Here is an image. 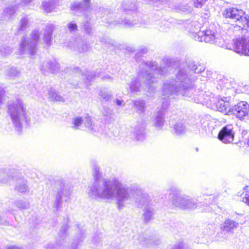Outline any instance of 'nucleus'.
I'll use <instances>...</instances> for the list:
<instances>
[{
  "label": "nucleus",
  "mask_w": 249,
  "mask_h": 249,
  "mask_svg": "<svg viewBox=\"0 0 249 249\" xmlns=\"http://www.w3.org/2000/svg\"><path fill=\"white\" fill-rule=\"evenodd\" d=\"M204 67L197 65L192 60L181 63L176 73L178 81H166L164 85L163 94L168 97L180 95L185 99H190L196 103L205 104L208 107L223 113L231 112L230 103L222 99H218L209 91L196 89L193 73H204Z\"/></svg>",
  "instance_id": "obj_1"
},
{
  "label": "nucleus",
  "mask_w": 249,
  "mask_h": 249,
  "mask_svg": "<svg viewBox=\"0 0 249 249\" xmlns=\"http://www.w3.org/2000/svg\"><path fill=\"white\" fill-rule=\"evenodd\" d=\"M93 176L94 181L88 187L89 196L94 199H115L119 208L123 207L129 201L130 191L128 185L116 178H103L98 166L94 167Z\"/></svg>",
  "instance_id": "obj_2"
},
{
  "label": "nucleus",
  "mask_w": 249,
  "mask_h": 249,
  "mask_svg": "<svg viewBox=\"0 0 249 249\" xmlns=\"http://www.w3.org/2000/svg\"><path fill=\"white\" fill-rule=\"evenodd\" d=\"M171 71L169 66L158 67L155 61H142L139 66L137 77L133 78L129 84L130 92H141L142 89L153 92L158 78Z\"/></svg>",
  "instance_id": "obj_3"
},
{
  "label": "nucleus",
  "mask_w": 249,
  "mask_h": 249,
  "mask_svg": "<svg viewBox=\"0 0 249 249\" xmlns=\"http://www.w3.org/2000/svg\"><path fill=\"white\" fill-rule=\"evenodd\" d=\"M136 6L130 0L123 1L120 8L112 10L100 7L96 12V16L109 25H122L125 28L132 27L138 24V20L133 18L136 17Z\"/></svg>",
  "instance_id": "obj_4"
},
{
  "label": "nucleus",
  "mask_w": 249,
  "mask_h": 249,
  "mask_svg": "<svg viewBox=\"0 0 249 249\" xmlns=\"http://www.w3.org/2000/svg\"><path fill=\"white\" fill-rule=\"evenodd\" d=\"M128 188L130 191L129 201L122 208H119L117 205V208L119 210H122L134 202L138 207L143 208L142 217L144 222L145 223L149 222L153 219V216L155 213L154 207L151 203L150 196L148 194L143 192L142 189L137 184L128 185Z\"/></svg>",
  "instance_id": "obj_5"
},
{
  "label": "nucleus",
  "mask_w": 249,
  "mask_h": 249,
  "mask_svg": "<svg viewBox=\"0 0 249 249\" xmlns=\"http://www.w3.org/2000/svg\"><path fill=\"white\" fill-rule=\"evenodd\" d=\"M8 112L17 131H20L23 124L28 121L25 108L21 100L17 99L9 104Z\"/></svg>",
  "instance_id": "obj_6"
},
{
  "label": "nucleus",
  "mask_w": 249,
  "mask_h": 249,
  "mask_svg": "<svg viewBox=\"0 0 249 249\" xmlns=\"http://www.w3.org/2000/svg\"><path fill=\"white\" fill-rule=\"evenodd\" d=\"M222 15L224 18H229L237 22L235 29L246 31L247 28H249V16L242 9L230 7L222 12Z\"/></svg>",
  "instance_id": "obj_7"
},
{
  "label": "nucleus",
  "mask_w": 249,
  "mask_h": 249,
  "mask_svg": "<svg viewBox=\"0 0 249 249\" xmlns=\"http://www.w3.org/2000/svg\"><path fill=\"white\" fill-rule=\"evenodd\" d=\"M194 39L199 42L204 41L206 43L214 44L221 47H225V42L216 30L213 29V25H210L208 29L204 31H199L194 34Z\"/></svg>",
  "instance_id": "obj_8"
},
{
  "label": "nucleus",
  "mask_w": 249,
  "mask_h": 249,
  "mask_svg": "<svg viewBox=\"0 0 249 249\" xmlns=\"http://www.w3.org/2000/svg\"><path fill=\"white\" fill-rule=\"evenodd\" d=\"M31 38L23 37L20 44L19 52L21 54H28L34 56L36 52V46L38 41L39 32L34 30L31 34Z\"/></svg>",
  "instance_id": "obj_9"
},
{
  "label": "nucleus",
  "mask_w": 249,
  "mask_h": 249,
  "mask_svg": "<svg viewBox=\"0 0 249 249\" xmlns=\"http://www.w3.org/2000/svg\"><path fill=\"white\" fill-rule=\"evenodd\" d=\"M176 77H177L176 76ZM170 80H174L177 82L178 81V80L176 78V79H169L165 80L162 86V95L163 96V101L162 102L161 108H160L159 110H158L157 113L154 115L153 118V125L157 129H161L164 125L165 123V117H164V110L166 109L168 107L169 103V100L171 99L175 98L176 96H180V95L175 94L173 97H168L164 95L163 94V88L165 83L167 81Z\"/></svg>",
  "instance_id": "obj_10"
},
{
  "label": "nucleus",
  "mask_w": 249,
  "mask_h": 249,
  "mask_svg": "<svg viewBox=\"0 0 249 249\" xmlns=\"http://www.w3.org/2000/svg\"><path fill=\"white\" fill-rule=\"evenodd\" d=\"M173 204L183 210H193L197 207V203L193 198L184 195L175 196L173 199Z\"/></svg>",
  "instance_id": "obj_11"
},
{
  "label": "nucleus",
  "mask_w": 249,
  "mask_h": 249,
  "mask_svg": "<svg viewBox=\"0 0 249 249\" xmlns=\"http://www.w3.org/2000/svg\"><path fill=\"white\" fill-rule=\"evenodd\" d=\"M233 50L238 53L249 56V34L242 35L234 40Z\"/></svg>",
  "instance_id": "obj_12"
},
{
  "label": "nucleus",
  "mask_w": 249,
  "mask_h": 249,
  "mask_svg": "<svg viewBox=\"0 0 249 249\" xmlns=\"http://www.w3.org/2000/svg\"><path fill=\"white\" fill-rule=\"evenodd\" d=\"M231 112L240 120L244 119L249 115V105L245 101H241L233 107Z\"/></svg>",
  "instance_id": "obj_13"
},
{
  "label": "nucleus",
  "mask_w": 249,
  "mask_h": 249,
  "mask_svg": "<svg viewBox=\"0 0 249 249\" xmlns=\"http://www.w3.org/2000/svg\"><path fill=\"white\" fill-rule=\"evenodd\" d=\"M234 132L233 127L231 124L224 126L219 131L218 139L225 143H230L233 141Z\"/></svg>",
  "instance_id": "obj_14"
},
{
  "label": "nucleus",
  "mask_w": 249,
  "mask_h": 249,
  "mask_svg": "<svg viewBox=\"0 0 249 249\" xmlns=\"http://www.w3.org/2000/svg\"><path fill=\"white\" fill-rule=\"evenodd\" d=\"M4 3L10 4L11 7L6 8L3 11L4 18L11 19L15 14V10L14 6L21 4L22 5H27L33 0H2Z\"/></svg>",
  "instance_id": "obj_15"
},
{
  "label": "nucleus",
  "mask_w": 249,
  "mask_h": 249,
  "mask_svg": "<svg viewBox=\"0 0 249 249\" xmlns=\"http://www.w3.org/2000/svg\"><path fill=\"white\" fill-rule=\"evenodd\" d=\"M56 185H59V187L57 189L56 192L55 200L53 204L56 210H58L61 207L62 204V199L64 196L68 197L70 195V193L65 188V185L60 180H58L55 183Z\"/></svg>",
  "instance_id": "obj_16"
},
{
  "label": "nucleus",
  "mask_w": 249,
  "mask_h": 249,
  "mask_svg": "<svg viewBox=\"0 0 249 249\" xmlns=\"http://www.w3.org/2000/svg\"><path fill=\"white\" fill-rule=\"evenodd\" d=\"M83 2L73 1L70 5V9L75 14H81L84 15L90 13L89 10L90 0H83Z\"/></svg>",
  "instance_id": "obj_17"
},
{
  "label": "nucleus",
  "mask_w": 249,
  "mask_h": 249,
  "mask_svg": "<svg viewBox=\"0 0 249 249\" xmlns=\"http://www.w3.org/2000/svg\"><path fill=\"white\" fill-rule=\"evenodd\" d=\"M68 46L71 50L80 53H86L90 49L89 45L80 38H76L73 42H69Z\"/></svg>",
  "instance_id": "obj_18"
},
{
  "label": "nucleus",
  "mask_w": 249,
  "mask_h": 249,
  "mask_svg": "<svg viewBox=\"0 0 249 249\" xmlns=\"http://www.w3.org/2000/svg\"><path fill=\"white\" fill-rule=\"evenodd\" d=\"M59 65L55 60H47L40 66V70L44 75L49 72L55 73L60 68Z\"/></svg>",
  "instance_id": "obj_19"
},
{
  "label": "nucleus",
  "mask_w": 249,
  "mask_h": 249,
  "mask_svg": "<svg viewBox=\"0 0 249 249\" xmlns=\"http://www.w3.org/2000/svg\"><path fill=\"white\" fill-rule=\"evenodd\" d=\"M238 226V223L230 219H226L223 225L221 227V232L218 234V236L222 238L221 240H222L228 237L227 235H223L224 234H225L224 232H225L227 234H229V232H231L232 230L237 227Z\"/></svg>",
  "instance_id": "obj_20"
},
{
  "label": "nucleus",
  "mask_w": 249,
  "mask_h": 249,
  "mask_svg": "<svg viewBox=\"0 0 249 249\" xmlns=\"http://www.w3.org/2000/svg\"><path fill=\"white\" fill-rule=\"evenodd\" d=\"M74 72L78 73L80 75H82V76L83 77V80L87 86L89 85L90 83L96 76V74L94 72L89 71H86V72H83L78 67L74 69Z\"/></svg>",
  "instance_id": "obj_21"
},
{
  "label": "nucleus",
  "mask_w": 249,
  "mask_h": 249,
  "mask_svg": "<svg viewBox=\"0 0 249 249\" xmlns=\"http://www.w3.org/2000/svg\"><path fill=\"white\" fill-rule=\"evenodd\" d=\"M185 24L187 25L186 28L189 29L191 33V37L194 38V34L198 33L200 31L201 24L197 21H191L189 20L185 21Z\"/></svg>",
  "instance_id": "obj_22"
},
{
  "label": "nucleus",
  "mask_w": 249,
  "mask_h": 249,
  "mask_svg": "<svg viewBox=\"0 0 249 249\" xmlns=\"http://www.w3.org/2000/svg\"><path fill=\"white\" fill-rule=\"evenodd\" d=\"M57 6L56 0H45L42 3L41 8L46 13L53 12Z\"/></svg>",
  "instance_id": "obj_23"
},
{
  "label": "nucleus",
  "mask_w": 249,
  "mask_h": 249,
  "mask_svg": "<svg viewBox=\"0 0 249 249\" xmlns=\"http://www.w3.org/2000/svg\"><path fill=\"white\" fill-rule=\"evenodd\" d=\"M172 128L174 134L178 136L185 134L187 130L186 125L182 121L175 123Z\"/></svg>",
  "instance_id": "obj_24"
},
{
  "label": "nucleus",
  "mask_w": 249,
  "mask_h": 249,
  "mask_svg": "<svg viewBox=\"0 0 249 249\" xmlns=\"http://www.w3.org/2000/svg\"><path fill=\"white\" fill-rule=\"evenodd\" d=\"M13 178L11 171L0 169V184H8Z\"/></svg>",
  "instance_id": "obj_25"
},
{
  "label": "nucleus",
  "mask_w": 249,
  "mask_h": 249,
  "mask_svg": "<svg viewBox=\"0 0 249 249\" xmlns=\"http://www.w3.org/2000/svg\"><path fill=\"white\" fill-rule=\"evenodd\" d=\"M54 25L53 24H49L44 34V41L48 46H50L52 41V35L54 29Z\"/></svg>",
  "instance_id": "obj_26"
},
{
  "label": "nucleus",
  "mask_w": 249,
  "mask_h": 249,
  "mask_svg": "<svg viewBox=\"0 0 249 249\" xmlns=\"http://www.w3.org/2000/svg\"><path fill=\"white\" fill-rule=\"evenodd\" d=\"M48 98L51 101L62 102L65 101L64 98L53 88H51L48 90Z\"/></svg>",
  "instance_id": "obj_27"
},
{
  "label": "nucleus",
  "mask_w": 249,
  "mask_h": 249,
  "mask_svg": "<svg viewBox=\"0 0 249 249\" xmlns=\"http://www.w3.org/2000/svg\"><path fill=\"white\" fill-rule=\"evenodd\" d=\"M212 122L210 120L209 116H204L200 121V124L202 130L205 131H212L213 127L211 125Z\"/></svg>",
  "instance_id": "obj_28"
},
{
  "label": "nucleus",
  "mask_w": 249,
  "mask_h": 249,
  "mask_svg": "<svg viewBox=\"0 0 249 249\" xmlns=\"http://www.w3.org/2000/svg\"><path fill=\"white\" fill-rule=\"evenodd\" d=\"M175 9L176 10L184 14L191 13L193 10V7L189 5V4L186 2H182L176 6Z\"/></svg>",
  "instance_id": "obj_29"
},
{
  "label": "nucleus",
  "mask_w": 249,
  "mask_h": 249,
  "mask_svg": "<svg viewBox=\"0 0 249 249\" xmlns=\"http://www.w3.org/2000/svg\"><path fill=\"white\" fill-rule=\"evenodd\" d=\"M5 75L10 79H15L20 75V71L16 68L11 67L9 68L5 71Z\"/></svg>",
  "instance_id": "obj_30"
},
{
  "label": "nucleus",
  "mask_w": 249,
  "mask_h": 249,
  "mask_svg": "<svg viewBox=\"0 0 249 249\" xmlns=\"http://www.w3.org/2000/svg\"><path fill=\"white\" fill-rule=\"evenodd\" d=\"M145 129L142 127L136 126L135 128L134 135L136 140L142 141L145 138Z\"/></svg>",
  "instance_id": "obj_31"
},
{
  "label": "nucleus",
  "mask_w": 249,
  "mask_h": 249,
  "mask_svg": "<svg viewBox=\"0 0 249 249\" xmlns=\"http://www.w3.org/2000/svg\"><path fill=\"white\" fill-rule=\"evenodd\" d=\"M29 19L27 17H23L19 21L17 31L18 32L23 31L30 26Z\"/></svg>",
  "instance_id": "obj_32"
},
{
  "label": "nucleus",
  "mask_w": 249,
  "mask_h": 249,
  "mask_svg": "<svg viewBox=\"0 0 249 249\" xmlns=\"http://www.w3.org/2000/svg\"><path fill=\"white\" fill-rule=\"evenodd\" d=\"M84 120L83 116H75L72 119L71 127L75 130L80 129L83 124Z\"/></svg>",
  "instance_id": "obj_33"
},
{
  "label": "nucleus",
  "mask_w": 249,
  "mask_h": 249,
  "mask_svg": "<svg viewBox=\"0 0 249 249\" xmlns=\"http://www.w3.org/2000/svg\"><path fill=\"white\" fill-rule=\"evenodd\" d=\"M133 103L139 113L141 114L144 112L145 110V102L143 100L137 99L133 101Z\"/></svg>",
  "instance_id": "obj_34"
},
{
  "label": "nucleus",
  "mask_w": 249,
  "mask_h": 249,
  "mask_svg": "<svg viewBox=\"0 0 249 249\" xmlns=\"http://www.w3.org/2000/svg\"><path fill=\"white\" fill-rule=\"evenodd\" d=\"M15 189L20 193L26 192L28 190V188L27 185V181L23 179L19 180L16 186Z\"/></svg>",
  "instance_id": "obj_35"
},
{
  "label": "nucleus",
  "mask_w": 249,
  "mask_h": 249,
  "mask_svg": "<svg viewBox=\"0 0 249 249\" xmlns=\"http://www.w3.org/2000/svg\"><path fill=\"white\" fill-rule=\"evenodd\" d=\"M83 15L84 17L85 21L86 22L84 24L85 32L87 34L90 35L92 33V28L90 23L89 22V20H90L91 19L89 13H88L85 15L84 14Z\"/></svg>",
  "instance_id": "obj_36"
},
{
  "label": "nucleus",
  "mask_w": 249,
  "mask_h": 249,
  "mask_svg": "<svg viewBox=\"0 0 249 249\" xmlns=\"http://www.w3.org/2000/svg\"><path fill=\"white\" fill-rule=\"evenodd\" d=\"M83 119L84 120L83 124H84L85 126L90 130H93L94 124H92L91 118L90 116L87 114L83 116Z\"/></svg>",
  "instance_id": "obj_37"
},
{
  "label": "nucleus",
  "mask_w": 249,
  "mask_h": 249,
  "mask_svg": "<svg viewBox=\"0 0 249 249\" xmlns=\"http://www.w3.org/2000/svg\"><path fill=\"white\" fill-rule=\"evenodd\" d=\"M12 52V49L6 44L0 46V53L4 56L9 55Z\"/></svg>",
  "instance_id": "obj_38"
},
{
  "label": "nucleus",
  "mask_w": 249,
  "mask_h": 249,
  "mask_svg": "<svg viewBox=\"0 0 249 249\" xmlns=\"http://www.w3.org/2000/svg\"><path fill=\"white\" fill-rule=\"evenodd\" d=\"M67 27L71 33H74L78 30V27L75 22L71 21L68 23Z\"/></svg>",
  "instance_id": "obj_39"
},
{
  "label": "nucleus",
  "mask_w": 249,
  "mask_h": 249,
  "mask_svg": "<svg viewBox=\"0 0 249 249\" xmlns=\"http://www.w3.org/2000/svg\"><path fill=\"white\" fill-rule=\"evenodd\" d=\"M15 204L17 207L22 209H27L30 206L29 203L23 200H18Z\"/></svg>",
  "instance_id": "obj_40"
},
{
  "label": "nucleus",
  "mask_w": 249,
  "mask_h": 249,
  "mask_svg": "<svg viewBox=\"0 0 249 249\" xmlns=\"http://www.w3.org/2000/svg\"><path fill=\"white\" fill-rule=\"evenodd\" d=\"M244 189L246 190V193L245 196L242 198V201L249 206V187L247 186L244 188Z\"/></svg>",
  "instance_id": "obj_41"
},
{
  "label": "nucleus",
  "mask_w": 249,
  "mask_h": 249,
  "mask_svg": "<svg viewBox=\"0 0 249 249\" xmlns=\"http://www.w3.org/2000/svg\"><path fill=\"white\" fill-rule=\"evenodd\" d=\"M102 112L104 116H106V117H110L113 113V111L107 107H104Z\"/></svg>",
  "instance_id": "obj_42"
},
{
  "label": "nucleus",
  "mask_w": 249,
  "mask_h": 249,
  "mask_svg": "<svg viewBox=\"0 0 249 249\" xmlns=\"http://www.w3.org/2000/svg\"><path fill=\"white\" fill-rule=\"evenodd\" d=\"M207 0H196L194 2V6L196 8H201Z\"/></svg>",
  "instance_id": "obj_43"
},
{
  "label": "nucleus",
  "mask_w": 249,
  "mask_h": 249,
  "mask_svg": "<svg viewBox=\"0 0 249 249\" xmlns=\"http://www.w3.org/2000/svg\"><path fill=\"white\" fill-rule=\"evenodd\" d=\"M99 95H100L106 101H108L111 99L110 95L105 91H101Z\"/></svg>",
  "instance_id": "obj_44"
},
{
  "label": "nucleus",
  "mask_w": 249,
  "mask_h": 249,
  "mask_svg": "<svg viewBox=\"0 0 249 249\" xmlns=\"http://www.w3.org/2000/svg\"><path fill=\"white\" fill-rule=\"evenodd\" d=\"M99 40L101 44H110V40L105 36L99 37Z\"/></svg>",
  "instance_id": "obj_45"
},
{
  "label": "nucleus",
  "mask_w": 249,
  "mask_h": 249,
  "mask_svg": "<svg viewBox=\"0 0 249 249\" xmlns=\"http://www.w3.org/2000/svg\"><path fill=\"white\" fill-rule=\"evenodd\" d=\"M4 93V89L0 87V108L1 107V106L3 103V96Z\"/></svg>",
  "instance_id": "obj_46"
},
{
  "label": "nucleus",
  "mask_w": 249,
  "mask_h": 249,
  "mask_svg": "<svg viewBox=\"0 0 249 249\" xmlns=\"http://www.w3.org/2000/svg\"><path fill=\"white\" fill-rule=\"evenodd\" d=\"M68 229V226L67 225H64L63 226H62L61 227V229L60 230V233H59L60 234H62V237H63V234H65V232H66V231H67ZM61 236V235H60V236Z\"/></svg>",
  "instance_id": "obj_47"
},
{
  "label": "nucleus",
  "mask_w": 249,
  "mask_h": 249,
  "mask_svg": "<svg viewBox=\"0 0 249 249\" xmlns=\"http://www.w3.org/2000/svg\"><path fill=\"white\" fill-rule=\"evenodd\" d=\"M208 228H209V229L210 230V231L207 232V234L209 235H211V234H213V233L214 232L213 226L212 225H209V226H208Z\"/></svg>",
  "instance_id": "obj_48"
},
{
  "label": "nucleus",
  "mask_w": 249,
  "mask_h": 249,
  "mask_svg": "<svg viewBox=\"0 0 249 249\" xmlns=\"http://www.w3.org/2000/svg\"><path fill=\"white\" fill-rule=\"evenodd\" d=\"M9 224V222L6 220L2 219L0 216V225H8Z\"/></svg>",
  "instance_id": "obj_49"
},
{
  "label": "nucleus",
  "mask_w": 249,
  "mask_h": 249,
  "mask_svg": "<svg viewBox=\"0 0 249 249\" xmlns=\"http://www.w3.org/2000/svg\"><path fill=\"white\" fill-rule=\"evenodd\" d=\"M149 20H147L146 21L142 22L140 23V25L141 26L143 27H147L149 25Z\"/></svg>",
  "instance_id": "obj_50"
},
{
  "label": "nucleus",
  "mask_w": 249,
  "mask_h": 249,
  "mask_svg": "<svg viewBox=\"0 0 249 249\" xmlns=\"http://www.w3.org/2000/svg\"><path fill=\"white\" fill-rule=\"evenodd\" d=\"M44 248H45V249H53L54 246L53 244L48 243L45 246Z\"/></svg>",
  "instance_id": "obj_51"
},
{
  "label": "nucleus",
  "mask_w": 249,
  "mask_h": 249,
  "mask_svg": "<svg viewBox=\"0 0 249 249\" xmlns=\"http://www.w3.org/2000/svg\"><path fill=\"white\" fill-rule=\"evenodd\" d=\"M103 80H112V78L110 77V76L107 75L102 78Z\"/></svg>",
  "instance_id": "obj_52"
},
{
  "label": "nucleus",
  "mask_w": 249,
  "mask_h": 249,
  "mask_svg": "<svg viewBox=\"0 0 249 249\" xmlns=\"http://www.w3.org/2000/svg\"><path fill=\"white\" fill-rule=\"evenodd\" d=\"M123 101L120 99H116L115 100V103L117 106H120L122 105Z\"/></svg>",
  "instance_id": "obj_53"
},
{
  "label": "nucleus",
  "mask_w": 249,
  "mask_h": 249,
  "mask_svg": "<svg viewBox=\"0 0 249 249\" xmlns=\"http://www.w3.org/2000/svg\"><path fill=\"white\" fill-rule=\"evenodd\" d=\"M6 249H20V248H19L18 247L15 246H13L8 247Z\"/></svg>",
  "instance_id": "obj_54"
},
{
  "label": "nucleus",
  "mask_w": 249,
  "mask_h": 249,
  "mask_svg": "<svg viewBox=\"0 0 249 249\" xmlns=\"http://www.w3.org/2000/svg\"><path fill=\"white\" fill-rule=\"evenodd\" d=\"M77 245H78L77 243H76V244H75L74 243H73L72 244V247L73 249H76L77 248Z\"/></svg>",
  "instance_id": "obj_55"
},
{
  "label": "nucleus",
  "mask_w": 249,
  "mask_h": 249,
  "mask_svg": "<svg viewBox=\"0 0 249 249\" xmlns=\"http://www.w3.org/2000/svg\"><path fill=\"white\" fill-rule=\"evenodd\" d=\"M160 30H162V31H164V30L166 31V28L162 27L161 26H160Z\"/></svg>",
  "instance_id": "obj_56"
},
{
  "label": "nucleus",
  "mask_w": 249,
  "mask_h": 249,
  "mask_svg": "<svg viewBox=\"0 0 249 249\" xmlns=\"http://www.w3.org/2000/svg\"><path fill=\"white\" fill-rule=\"evenodd\" d=\"M159 242H160V241L159 240H158L157 241H154V242L153 243V244L154 245H158L159 244Z\"/></svg>",
  "instance_id": "obj_57"
},
{
  "label": "nucleus",
  "mask_w": 249,
  "mask_h": 249,
  "mask_svg": "<svg viewBox=\"0 0 249 249\" xmlns=\"http://www.w3.org/2000/svg\"><path fill=\"white\" fill-rule=\"evenodd\" d=\"M83 238H83V236H82V237H80V239H78V242H80V241H82V239H83Z\"/></svg>",
  "instance_id": "obj_58"
},
{
  "label": "nucleus",
  "mask_w": 249,
  "mask_h": 249,
  "mask_svg": "<svg viewBox=\"0 0 249 249\" xmlns=\"http://www.w3.org/2000/svg\"><path fill=\"white\" fill-rule=\"evenodd\" d=\"M143 52H147V49H146V48H144V49H143Z\"/></svg>",
  "instance_id": "obj_59"
},
{
  "label": "nucleus",
  "mask_w": 249,
  "mask_h": 249,
  "mask_svg": "<svg viewBox=\"0 0 249 249\" xmlns=\"http://www.w3.org/2000/svg\"><path fill=\"white\" fill-rule=\"evenodd\" d=\"M248 144L249 145V139L248 141Z\"/></svg>",
  "instance_id": "obj_60"
},
{
  "label": "nucleus",
  "mask_w": 249,
  "mask_h": 249,
  "mask_svg": "<svg viewBox=\"0 0 249 249\" xmlns=\"http://www.w3.org/2000/svg\"><path fill=\"white\" fill-rule=\"evenodd\" d=\"M58 246L60 248L61 245H58Z\"/></svg>",
  "instance_id": "obj_61"
}]
</instances>
